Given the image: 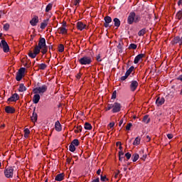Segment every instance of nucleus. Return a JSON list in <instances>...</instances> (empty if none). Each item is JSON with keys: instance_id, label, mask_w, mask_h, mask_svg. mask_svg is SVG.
I'll return each instance as SVG.
<instances>
[{"instance_id": "2f4dec72", "label": "nucleus", "mask_w": 182, "mask_h": 182, "mask_svg": "<svg viewBox=\"0 0 182 182\" xmlns=\"http://www.w3.org/2000/svg\"><path fill=\"white\" fill-rule=\"evenodd\" d=\"M63 50H65V46H63V44H60L58 46V51L62 53L63 52Z\"/></svg>"}, {"instance_id": "b1692460", "label": "nucleus", "mask_w": 182, "mask_h": 182, "mask_svg": "<svg viewBox=\"0 0 182 182\" xmlns=\"http://www.w3.org/2000/svg\"><path fill=\"white\" fill-rule=\"evenodd\" d=\"M114 26L119 28L120 26V20L117 18H114Z\"/></svg>"}, {"instance_id": "9b49d317", "label": "nucleus", "mask_w": 182, "mask_h": 182, "mask_svg": "<svg viewBox=\"0 0 182 182\" xmlns=\"http://www.w3.org/2000/svg\"><path fill=\"white\" fill-rule=\"evenodd\" d=\"M139 86V82L136 80H132L130 82V89L132 92H134L136 89H137V87Z\"/></svg>"}, {"instance_id": "f704fd0d", "label": "nucleus", "mask_w": 182, "mask_h": 182, "mask_svg": "<svg viewBox=\"0 0 182 182\" xmlns=\"http://www.w3.org/2000/svg\"><path fill=\"white\" fill-rule=\"evenodd\" d=\"M105 21L107 23H110L112 22V17L106 16L105 17Z\"/></svg>"}, {"instance_id": "e2e57ef3", "label": "nucleus", "mask_w": 182, "mask_h": 182, "mask_svg": "<svg viewBox=\"0 0 182 182\" xmlns=\"http://www.w3.org/2000/svg\"><path fill=\"white\" fill-rule=\"evenodd\" d=\"M178 79V80H181V82H182V75H180Z\"/></svg>"}, {"instance_id": "a878e982", "label": "nucleus", "mask_w": 182, "mask_h": 182, "mask_svg": "<svg viewBox=\"0 0 182 182\" xmlns=\"http://www.w3.org/2000/svg\"><path fill=\"white\" fill-rule=\"evenodd\" d=\"M173 42L174 43H178L179 45H181V38L178 36L174 38Z\"/></svg>"}, {"instance_id": "8fccbe9b", "label": "nucleus", "mask_w": 182, "mask_h": 182, "mask_svg": "<svg viewBox=\"0 0 182 182\" xmlns=\"http://www.w3.org/2000/svg\"><path fill=\"white\" fill-rule=\"evenodd\" d=\"M113 109V104L112 105H108L107 110H110Z\"/></svg>"}, {"instance_id": "7ed1b4c3", "label": "nucleus", "mask_w": 182, "mask_h": 182, "mask_svg": "<svg viewBox=\"0 0 182 182\" xmlns=\"http://www.w3.org/2000/svg\"><path fill=\"white\" fill-rule=\"evenodd\" d=\"M46 90H48V87L46 85H42L34 88L33 92L34 94L43 95Z\"/></svg>"}, {"instance_id": "dca6fc26", "label": "nucleus", "mask_w": 182, "mask_h": 182, "mask_svg": "<svg viewBox=\"0 0 182 182\" xmlns=\"http://www.w3.org/2000/svg\"><path fill=\"white\" fill-rule=\"evenodd\" d=\"M19 99V95L18 94L15 93L11 97L8 99V102H16Z\"/></svg>"}, {"instance_id": "ea45409f", "label": "nucleus", "mask_w": 182, "mask_h": 182, "mask_svg": "<svg viewBox=\"0 0 182 182\" xmlns=\"http://www.w3.org/2000/svg\"><path fill=\"white\" fill-rule=\"evenodd\" d=\"M125 157H127V160H130V158L132 157V154L127 152L125 154Z\"/></svg>"}, {"instance_id": "473e14b6", "label": "nucleus", "mask_w": 182, "mask_h": 182, "mask_svg": "<svg viewBox=\"0 0 182 182\" xmlns=\"http://www.w3.org/2000/svg\"><path fill=\"white\" fill-rule=\"evenodd\" d=\"M48 65H46V64L45 63H41L40 65H39V69H41V70H45V69H46Z\"/></svg>"}, {"instance_id": "412c9836", "label": "nucleus", "mask_w": 182, "mask_h": 182, "mask_svg": "<svg viewBox=\"0 0 182 182\" xmlns=\"http://www.w3.org/2000/svg\"><path fill=\"white\" fill-rule=\"evenodd\" d=\"M5 112H6V113H14L15 109H14V108L11 107H6V108H5Z\"/></svg>"}, {"instance_id": "6ab92c4d", "label": "nucleus", "mask_w": 182, "mask_h": 182, "mask_svg": "<svg viewBox=\"0 0 182 182\" xmlns=\"http://www.w3.org/2000/svg\"><path fill=\"white\" fill-rule=\"evenodd\" d=\"M55 129L56 132H62V125L60 124V122L59 121H57L55 123Z\"/></svg>"}, {"instance_id": "a211bd4d", "label": "nucleus", "mask_w": 182, "mask_h": 182, "mask_svg": "<svg viewBox=\"0 0 182 182\" xmlns=\"http://www.w3.org/2000/svg\"><path fill=\"white\" fill-rule=\"evenodd\" d=\"M49 23V18H47L46 20H43V22L41 23V29H45L46 26H48V24Z\"/></svg>"}, {"instance_id": "49530a36", "label": "nucleus", "mask_w": 182, "mask_h": 182, "mask_svg": "<svg viewBox=\"0 0 182 182\" xmlns=\"http://www.w3.org/2000/svg\"><path fill=\"white\" fill-rule=\"evenodd\" d=\"M80 4V0H74V5L76 6Z\"/></svg>"}, {"instance_id": "f03ea898", "label": "nucleus", "mask_w": 182, "mask_h": 182, "mask_svg": "<svg viewBox=\"0 0 182 182\" xmlns=\"http://www.w3.org/2000/svg\"><path fill=\"white\" fill-rule=\"evenodd\" d=\"M140 16L139 15H136V13L131 12L127 18V23L129 25H132V23H137V22H140Z\"/></svg>"}, {"instance_id": "c85d7f7f", "label": "nucleus", "mask_w": 182, "mask_h": 182, "mask_svg": "<svg viewBox=\"0 0 182 182\" xmlns=\"http://www.w3.org/2000/svg\"><path fill=\"white\" fill-rule=\"evenodd\" d=\"M143 122L144 123H146V124H147L148 123L150 122V119L149 118L148 115H145L143 118Z\"/></svg>"}, {"instance_id": "c9c22d12", "label": "nucleus", "mask_w": 182, "mask_h": 182, "mask_svg": "<svg viewBox=\"0 0 182 182\" xmlns=\"http://www.w3.org/2000/svg\"><path fill=\"white\" fill-rule=\"evenodd\" d=\"M146 33V29L143 28L141 31H139L138 35L139 36H143Z\"/></svg>"}, {"instance_id": "bf43d9fd", "label": "nucleus", "mask_w": 182, "mask_h": 182, "mask_svg": "<svg viewBox=\"0 0 182 182\" xmlns=\"http://www.w3.org/2000/svg\"><path fill=\"white\" fill-rule=\"evenodd\" d=\"M124 156H119V161H123Z\"/></svg>"}, {"instance_id": "f3484780", "label": "nucleus", "mask_w": 182, "mask_h": 182, "mask_svg": "<svg viewBox=\"0 0 182 182\" xmlns=\"http://www.w3.org/2000/svg\"><path fill=\"white\" fill-rule=\"evenodd\" d=\"M164 97H158L156 100V104L157 106H161V105H164Z\"/></svg>"}, {"instance_id": "393cba45", "label": "nucleus", "mask_w": 182, "mask_h": 182, "mask_svg": "<svg viewBox=\"0 0 182 182\" xmlns=\"http://www.w3.org/2000/svg\"><path fill=\"white\" fill-rule=\"evenodd\" d=\"M140 140L141 138L139 136L136 137L133 142L134 146H139L140 144Z\"/></svg>"}, {"instance_id": "e433bc0d", "label": "nucleus", "mask_w": 182, "mask_h": 182, "mask_svg": "<svg viewBox=\"0 0 182 182\" xmlns=\"http://www.w3.org/2000/svg\"><path fill=\"white\" fill-rule=\"evenodd\" d=\"M69 150L70 151H75V150H76V147L75 146V145H72V144H70V145L69 146Z\"/></svg>"}, {"instance_id": "0eeeda50", "label": "nucleus", "mask_w": 182, "mask_h": 182, "mask_svg": "<svg viewBox=\"0 0 182 182\" xmlns=\"http://www.w3.org/2000/svg\"><path fill=\"white\" fill-rule=\"evenodd\" d=\"M122 109L120 103L114 102L112 104V113H119Z\"/></svg>"}, {"instance_id": "79ce46f5", "label": "nucleus", "mask_w": 182, "mask_h": 182, "mask_svg": "<svg viewBox=\"0 0 182 182\" xmlns=\"http://www.w3.org/2000/svg\"><path fill=\"white\" fill-rule=\"evenodd\" d=\"M132 126H133V124H132V123H129L126 127V130H130V129H132Z\"/></svg>"}, {"instance_id": "4468645a", "label": "nucleus", "mask_w": 182, "mask_h": 182, "mask_svg": "<svg viewBox=\"0 0 182 182\" xmlns=\"http://www.w3.org/2000/svg\"><path fill=\"white\" fill-rule=\"evenodd\" d=\"M39 100H41V95H39V94H35L33 97V103H34V105H38Z\"/></svg>"}, {"instance_id": "4d7b16f0", "label": "nucleus", "mask_w": 182, "mask_h": 182, "mask_svg": "<svg viewBox=\"0 0 182 182\" xmlns=\"http://www.w3.org/2000/svg\"><path fill=\"white\" fill-rule=\"evenodd\" d=\"M92 182H100L99 178H97L96 179H94Z\"/></svg>"}, {"instance_id": "052dcab7", "label": "nucleus", "mask_w": 182, "mask_h": 182, "mask_svg": "<svg viewBox=\"0 0 182 182\" xmlns=\"http://www.w3.org/2000/svg\"><path fill=\"white\" fill-rule=\"evenodd\" d=\"M123 124V119H121L119 124V126H122Z\"/></svg>"}, {"instance_id": "58836bf2", "label": "nucleus", "mask_w": 182, "mask_h": 182, "mask_svg": "<svg viewBox=\"0 0 182 182\" xmlns=\"http://www.w3.org/2000/svg\"><path fill=\"white\" fill-rule=\"evenodd\" d=\"M75 133H79V132H82V126H78L77 129L75 130Z\"/></svg>"}, {"instance_id": "39448f33", "label": "nucleus", "mask_w": 182, "mask_h": 182, "mask_svg": "<svg viewBox=\"0 0 182 182\" xmlns=\"http://www.w3.org/2000/svg\"><path fill=\"white\" fill-rule=\"evenodd\" d=\"M92 57L90 56H84L79 59L80 65H90L92 63Z\"/></svg>"}, {"instance_id": "de8ad7c7", "label": "nucleus", "mask_w": 182, "mask_h": 182, "mask_svg": "<svg viewBox=\"0 0 182 182\" xmlns=\"http://www.w3.org/2000/svg\"><path fill=\"white\" fill-rule=\"evenodd\" d=\"M101 181H106V180H107V178H106V176H102L101 175Z\"/></svg>"}, {"instance_id": "72a5a7b5", "label": "nucleus", "mask_w": 182, "mask_h": 182, "mask_svg": "<svg viewBox=\"0 0 182 182\" xmlns=\"http://www.w3.org/2000/svg\"><path fill=\"white\" fill-rule=\"evenodd\" d=\"M71 144L73 146H79V140L78 139H74L72 142Z\"/></svg>"}, {"instance_id": "423d86ee", "label": "nucleus", "mask_w": 182, "mask_h": 182, "mask_svg": "<svg viewBox=\"0 0 182 182\" xmlns=\"http://www.w3.org/2000/svg\"><path fill=\"white\" fill-rule=\"evenodd\" d=\"M25 70H26L25 68H21L19 69L16 77L17 82H21V80H22V78L25 75Z\"/></svg>"}, {"instance_id": "a18cd8bd", "label": "nucleus", "mask_w": 182, "mask_h": 182, "mask_svg": "<svg viewBox=\"0 0 182 182\" xmlns=\"http://www.w3.org/2000/svg\"><path fill=\"white\" fill-rule=\"evenodd\" d=\"M129 77V75L127 74H125V75L121 77V80H126Z\"/></svg>"}, {"instance_id": "7c9ffc66", "label": "nucleus", "mask_w": 182, "mask_h": 182, "mask_svg": "<svg viewBox=\"0 0 182 182\" xmlns=\"http://www.w3.org/2000/svg\"><path fill=\"white\" fill-rule=\"evenodd\" d=\"M52 6H53L52 4H48L46 8V12H49L52 9Z\"/></svg>"}, {"instance_id": "3c124183", "label": "nucleus", "mask_w": 182, "mask_h": 182, "mask_svg": "<svg viewBox=\"0 0 182 182\" xmlns=\"http://www.w3.org/2000/svg\"><path fill=\"white\" fill-rule=\"evenodd\" d=\"M147 157V154H144V155H142V156H141V160H146V158Z\"/></svg>"}, {"instance_id": "cd10ccee", "label": "nucleus", "mask_w": 182, "mask_h": 182, "mask_svg": "<svg viewBox=\"0 0 182 182\" xmlns=\"http://www.w3.org/2000/svg\"><path fill=\"white\" fill-rule=\"evenodd\" d=\"M84 127H85V130H91L92 125L89 122H85Z\"/></svg>"}, {"instance_id": "603ef678", "label": "nucleus", "mask_w": 182, "mask_h": 182, "mask_svg": "<svg viewBox=\"0 0 182 182\" xmlns=\"http://www.w3.org/2000/svg\"><path fill=\"white\" fill-rule=\"evenodd\" d=\"M109 127L112 129V127H114V122H111L109 124Z\"/></svg>"}, {"instance_id": "f257e3e1", "label": "nucleus", "mask_w": 182, "mask_h": 182, "mask_svg": "<svg viewBox=\"0 0 182 182\" xmlns=\"http://www.w3.org/2000/svg\"><path fill=\"white\" fill-rule=\"evenodd\" d=\"M36 49H38L43 55H45L48 52V46H46V40L44 38H41L39 40L38 45L35 47Z\"/></svg>"}, {"instance_id": "4be33fe9", "label": "nucleus", "mask_w": 182, "mask_h": 182, "mask_svg": "<svg viewBox=\"0 0 182 182\" xmlns=\"http://www.w3.org/2000/svg\"><path fill=\"white\" fill-rule=\"evenodd\" d=\"M38 120V114L35 113V112H33V115L31 117V122L33 123L36 122Z\"/></svg>"}, {"instance_id": "6e6d98bb", "label": "nucleus", "mask_w": 182, "mask_h": 182, "mask_svg": "<svg viewBox=\"0 0 182 182\" xmlns=\"http://www.w3.org/2000/svg\"><path fill=\"white\" fill-rule=\"evenodd\" d=\"M102 173V170L101 169H98L97 171V174L98 175V176H100V173Z\"/></svg>"}, {"instance_id": "c756f323", "label": "nucleus", "mask_w": 182, "mask_h": 182, "mask_svg": "<svg viewBox=\"0 0 182 182\" xmlns=\"http://www.w3.org/2000/svg\"><path fill=\"white\" fill-rule=\"evenodd\" d=\"M133 70H134V66H131L129 68V69L126 72L125 74H127L129 76L133 72Z\"/></svg>"}, {"instance_id": "20e7f679", "label": "nucleus", "mask_w": 182, "mask_h": 182, "mask_svg": "<svg viewBox=\"0 0 182 182\" xmlns=\"http://www.w3.org/2000/svg\"><path fill=\"white\" fill-rule=\"evenodd\" d=\"M4 173L6 178H12L14 177V168L12 166L6 167Z\"/></svg>"}, {"instance_id": "774afa93", "label": "nucleus", "mask_w": 182, "mask_h": 182, "mask_svg": "<svg viewBox=\"0 0 182 182\" xmlns=\"http://www.w3.org/2000/svg\"><path fill=\"white\" fill-rule=\"evenodd\" d=\"M181 45H182V36L181 38Z\"/></svg>"}, {"instance_id": "5701e85b", "label": "nucleus", "mask_w": 182, "mask_h": 182, "mask_svg": "<svg viewBox=\"0 0 182 182\" xmlns=\"http://www.w3.org/2000/svg\"><path fill=\"white\" fill-rule=\"evenodd\" d=\"M140 156H139V154H134L133 155H132V161L134 162V163H136V161H138L139 160V158Z\"/></svg>"}, {"instance_id": "a19ab883", "label": "nucleus", "mask_w": 182, "mask_h": 182, "mask_svg": "<svg viewBox=\"0 0 182 182\" xmlns=\"http://www.w3.org/2000/svg\"><path fill=\"white\" fill-rule=\"evenodd\" d=\"M4 31H8L9 29V23L4 24Z\"/></svg>"}, {"instance_id": "1a4fd4ad", "label": "nucleus", "mask_w": 182, "mask_h": 182, "mask_svg": "<svg viewBox=\"0 0 182 182\" xmlns=\"http://www.w3.org/2000/svg\"><path fill=\"white\" fill-rule=\"evenodd\" d=\"M1 46L4 53H8V52H9V46H8V43H6L5 40L1 41Z\"/></svg>"}, {"instance_id": "338daca9", "label": "nucleus", "mask_w": 182, "mask_h": 182, "mask_svg": "<svg viewBox=\"0 0 182 182\" xmlns=\"http://www.w3.org/2000/svg\"><path fill=\"white\" fill-rule=\"evenodd\" d=\"M119 144L120 146L122 144V143L121 142H117V146H119Z\"/></svg>"}, {"instance_id": "bb28decb", "label": "nucleus", "mask_w": 182, "mask_h": 182, "mask_svg": "<svg viewBox=\"0 0 182 182\" xmlns=\"http://www.w3.org/2000/svg\"><path fill=\"white\" fill-rule=\"evenodd\" d=\"M26 90V87L23 84H20L19 87H18V92H25Z\"/></svg>"}, {"instance_id": "69168bd1", "label": "nucleus", "mask_w": 182, "mask_h": 182, "mask_svg": "<svg viewBox=\"0 0 182 182\" xmlns=\"http://www.w3.org/2000/svg\"><path fill=\"white\" fill-rule=\"evenodd\" d=\"M28 136V134H24V137H25L26 139H27Z\"/></svg>"}, {"instance_id": "5fc2aeb1", "label": "nucleus", "mask_w": 182, "mask_h": 182, "mask_svg": "<svg viewBox=\"0 0 182 182\" xmlns=\"http://www.w3.org/2000/svg\"><path fill=\"white\" fill-rule=\"evenodd\" d=\"M97 62H102V59H100V55L97 56Z\"/></svg>"}, {"instance_id": "37998d69", "label": "nucleus", "mask_w": 182, "mask_h": 182, "mask_svg": "<svg viewBox=\"0 0 182 182\" xmlns=\"http://www.w3.org/2000/svg\"><path fill=\"white\" fill-rule=\"evenodd\" d=\"M176 16H178V19H181L182 11H178V14H176Z\"/></svg>"}, {"instance_id": "c03bdc74", "label": "nucleus", "mask_w": 182, "mask_h": 182, "mask_svg": "<svg viewBox=\"0 0 182 182\" xmlns=\"http://www.w3.org/2000/svg\"><path fill=\"white\" fill-rule=\"evenodd\" d=\"M117 95V91L114 90L112 95V99H116V95Z\"/></svg>"}, {"instance_id": "09e8293b", "label": "nucleus", "mask_w": 182, "mask_h": 182, "mask_svg": "<svg viewBox=\"0 0 182 182\" xmlns=\"http://www.w3.org/2000/svg\"><path fill=\"white\" fill-rule=\"evenodd\" d=\"M31 133V131H29V129H24V134H28Z\"/></svg>"}, {"instance_id": "13d9d810", "label": "nucleus", "mask_w": 182, "mask_h": 182, "mask_svg": "<svg viewBox=\"0 0 182 182\" xmlns=\"http://www.w3.org/2000/svg\"><path fill=\"white\" fill-rule=\"evenodd\" d=\"M109 23H105V28H109V26H110V25H109Z\"/></svg>"}, {"instance_id": "ddd939ff", "label": "nucleus", "mask_w": 182, "mask_h": 182, "mask_svg": "<svg viewBox=\"0 0 182 182\" xmlns=\"http://www.w3.org/2000/svg\"><path fill=\"white\" fill-rule=\"evenodd\" d=\"M143 58H144V54H139V55H136L134 58V63H135V65H136V63H139L140 62V60H141V59H143Z\"/></svg>"}, {"instance_id": "680f3d73", "label": "nucleus", "mask_w": 182, "mask_h": 182, "mask_svg": "<svg viewBox=\"0 0 182 182\" xmlns=\"http://www.w3.org/2000/svg\"><path fill=\"white\" fill-rule=\"evenodd\" d=\"M119 156H124V153H123V151H120L119 152Z\"/></svg>"}, {"instance_id": "864d4df0", "label": "nucleus", "mask_w": 182, "mask_h": 182, "mask_svg": "<svg viewBox=\"0 0 182 182\" xmlns=\"http://www.w3.org/2000/svg\"><path fill=\"white\" fill-rule=\"evenodd\" d=\"M167 137H168V139H171V138L173 137V134H167Z\"/></svg>"}, {"instance_id": "9d476101", "label": "nucleus", "mask_w": 182, "mask_h": 182, "mask_svg": "<svg viewBox=\"0 0 182 182\" xmlns=\"http://www.w3.org/2000/svg\"><path fill=\"white\" fill-rule=\"evenodd\" d=\"M39 22V17L38 16H34L33 18L30 21V24L31 26H36Z\"/></svg>"}, {"instance_id": "f8f14e48", "label": "nucleus", "mask_w": 182, "mask_h": 182, "mask_svg": "<svg viewBox=\"0 0 182 182\" xmlns=\"http://www.w3.org/2000/svg\"><path fill=\"white\" fill-rule=\"evenodd\" d=\"M77 28L79 31H83V29H86V24L82 23V21H78L77 23Z\"/></svg>"}, {"instance_id": "aec40b11", "label": "nucleus", "mask_w": 182, "mask_h": 182, "mask_svg": "<svg viewBox=\"0 0 182 182\" xmlns=\"http://www.w3.org/2000/svg\"><path fill=\"white\" fill-rule=\"evenodd\" d=\"M63 173H59L55 176V181H62V180H63Z\"/></svg>"}, {"instance_id": "6e6552de", "label": "nucleus", "mask_w": 182, "mask_h": 182, "mask_svg": "<svg viewBox=\"0 0 182 182\" xmlns=\"http://www.w3.org/2000/svg\"><path fill=\"white\" fill-rule=\"evenodd\" d=\"M41 51L38 48H34L33 53L32 51H30L28 53V56L32 59H35V58H36V55H39Z\"/></svg>"}, {"instance_id": "0e129e2a", "label": "nucleus", "mask_w": 182, "mask_h": 182, "mask_svg": "<svg viewBox=\"0 0 182 182\" xmlns=\"http://www.w3.org/2000/svg\"><path fill=\"white\" fill-rule=\"evenodd\" d=\"M181 4H182V0H179L178 2V5L180 6Z\"/></svg>"}, {"instance_id": "2eb2a0df", "label": "nucleus", "mask_w": 182, "mask_h": 182, "mask_svg": "<svg viewBox=\"0 0 182 182\" xmlns=\"http://www.w3.org/2000/svg\"><path fill=\"white\" fill-rule=\"evenodd\" d=\"M58 33H60L61 35H65V34L68 33V29H66V27L62 26L58 29Z\"/></svg>"}, {"instance_id": "4c0bfd02", "label": "nucleus", "mask_w": 182, "mask_h": 182, "mask_svg": "<svg viewBox=\"0 0 182 182\" xmlns=\"http://www.w3.org/2000/svg\"><path fill=\"white\" fill-rule=\"evenodd\" d=\"M129 49H137V46L134 43H132L129 45Z\"/></svg>"}]
</instances>
